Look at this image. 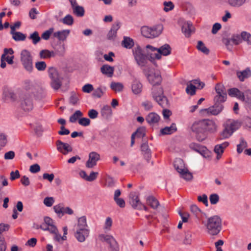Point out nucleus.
Wrapping results in <instances>:
<instances>
[{"label":"nucleus","mask_w":251,"mask_h":251,"mask_svg":"<svg viewBox=\"0 0 251 251\" xmlns=\"http://www.w3.org/2000/svg\"><path fill=\"white\" fill-rule=\"evenodd\" d=\"M190 127L192 132L196 134V139L199 142H202L206 139V132L213 133L217 130L215 123L209 119L196 121Z\"/></svg>","instance_id":"nucleus-1"},{"label":"nucleus","mask_w":251,"mask_h":251,"mask_svg":"<svg viewBox=\"0 0 251 251\" xmlns=\"http://www.w3.org/2000/svg\"><path fill=\"white\" fill-rule=\"evenodd\" d=\"M215 88L217 95L214 98V105L208 108L201 109V113H206L208 115H217L223 110V103L226 100L227 98L226 88L221 84H217Z\"/></svg>","instance_id":"nucleus-2"},{"label":"nucleus","mask_w":251,"mask_h":251,"mask_svg":"<svg viewBox=\"0 0 251 251\" xmlns=\"http://www.w3.org/2000/svg\"><path fill=\"white\" fill-rule=\"evenodd\" d=\"M206 227L208 234L211 235H217L222 228V221L220 216L214 215L207 218L206 221H202Z\"/></svg>","instance_id":"nucleus-3"},{"label":"nucleus","mask_w":251,"mask_h":251,"mask_svg":"<svg viewBox=\"0 0 251 251\" xmlns=\"http://www.w3.org/2000/svg\"><path fill=\"white\" fill-rule=\"evenodd\" d=\"M242 123L238 120H227L223 124V129L219 134V139L229 138L241 126Z\"/></svg>","instance_id":"nucleus-4"},{"label":"nucleus","mask_w":251,"mask_h":251,"mask_svg":"<svg viewBox=\"0 0 251 251\" xmlns=\"http://www.w3.org/2000/svg\"><path fill=\"white\" fill-rule=\"evenodd\" d=\"M132 52L137 64L141 68L149 67L147 65L149 59V56L151 58H154L153 53H150L148 51L147 53H145L144 50L139 46L134 47Z\"/></svg>","instance_id":"nucleus-5"},{"label":"nucleus","mask_w":251,"mask_h":251,"mask_svg":"<svg viewBox=\"0 0 251 251\" xmlns=\"http://www.w3.org/2000/svg\"><path fill=\"white\" fill-rule=\"evenodd\" d=\"M163 93V90L161 87H152L151 88V96L153 100L162 108H167L169 105V101Z\"/></svg>","instance_id":"nucleus-6"},{"label":"nucleus","mask_w":251,"mask_h":251,"mask_svg":"<svg viewBox=\"0 0 251 251\" xmlns=\"http://www.w3.org/2000/svg\"><path fill=\"white\" fill-rule=\"evenodd\" d=\"M143 73L149 82L153 85L152 87H156V85H159L161 82L162 77L160 73L158 71H155L151 67H147L144 68Z\"/></svg>","instance_id":"nucleus-7"},{"label":"nucleus","mask_w":251,"mask_h":251,"mask_svg":"<svg viewBox=\"0 0 251 251\" xmlns=\"http://www.w3.org/2000/svg\"><path fill=\"white\" fill-rule=\"evenodd\" d=\"M25 89L29 93L32 94L36 99L41 100L45 97L43 89L39 85L33 83L29 80L25 81Z\"/></svg>","instance_id":"nucleus-8"},{"label":"nucleus","mask_w":251,"mask_h":251,"mask_svg":"<svg viewBox=\"0 0 251 251\" xmlns=\"http://www.w3.org/2000/svg\"><path fill=\"white\" fill-rule=\"evenodd\" d=\"M163 29V26L160 24L150 28L147 26H143L141 28L143 36L146 38H152L159 36Z\"/></svg>","instance_id":"nucleus-9"},{"label":"nucleus","mask_w":251,"mask_h":251,"mask_svg":"<svg viewBox=\"0 0 251 251\" xmlns=\"http://www.w3.org/2000/svg\"><path fill=\"white\" fill-rule=\"evenodd\" d=\"M20 55L21 61L25 70L29 72H31L33 66L32 56L30 52L27 50H24L21 51Z\"/></svg>","instance_id":"nucleus-10"},{"label":"nucleus","mask_w":251,"mask_h":251,"mask_svg":"<svg viewBox=\"0 0 251 251\" xmlns=\"http://www.w3.org/2000/svg\"><path fill=\"white\" fill-rule=\"evenodd\" d=\"M48 73L51 79L50 85L52 88L55 90H58L61 87L62 83L57 70L53 67H50L48 69Z\"/></svg>","instance_id":"nucleus-11"},{"label":"nucleus","mask_w":251,"mask_h":251,"mask_svg":"<svg viewBox=\"0 0 251 251\" xmlns=\"http://www.w3.org/2000/svg\"><path fill=\"white\" fill-rule=\"evenodd\" d=\"M171 52L172 48L171 46L168 44H165L158 48L157 53L153 54V58L157 59H160L161 55H169L171 53Z\"/></svg>","instance_id":"nucleus-12"},{"label":"nucleus","mask_w":251,"mask_h":251,"mask_svg":"<svg viewBox=\"0 0 251 251\" xmlns=\"http://www.w3.org/2000/svg\"><path fill=\"white\" fill-rule=\"evenodd\" d=\"M129 202L134 209L140 208L141 202L139 196L135 192H131L129 195Z\"/></svg>","instance_id":"nucleus-13"},{"label":"nucleus","mask_w":251,"mask_h":251,"mask_svg":"<svg viewBox=\"0 0 251 251\" xmlns=\"http://www.w3.org/2000/svg\"><path fill=\"white\" fill-rule=\"evenodd\" d=\"M100 159V155L96 152L92 151L89 154V159L86 163L88 168H92L97 165V162Z\"/></svg>","instance_id":"nucleus-14"},{"label":"nucleus","mask_w":251,"mask_h":251,"mask_svg":"<svg viewBox=\"0 0 251 251\" xmlns=\"http://www.w3.org/2000/svg\"><path fill=\"white\" fill-rule=\"evenodd\" d=\"M57 150L63 154L66 155L68 152H71L73 151L72 147L68 143H64L60 140H57L56 142Z\"/></svg>","instance_id":"nucleus-15"},{"label":"nucleus","mask_w":251,"mask_h":251,"mask_svg":"<svg viewBox=\"0 0 251 251\" xmlns=\"http://www.w3.org/2000/svg\"><path fill=\"white\" fill-rule=\"evenodd\" d=\"M3 96L6 99H9L12 101H15L17 97L14 90L7 86H4L3 88Z\"/></svg>","instance_id":"nucleus-16"},{"label":"nucleus","mask_w":251,"mask_h":251,"mask_svg":"<svg viewBox=\"0 0 251 251\" xmlns=\"http://www.w3.org/2000/svg\"><path fill=\"white\" fill-rule=\"evenodd\" d=\"M121 26V23L119 21L116 22L112 26L107 35V38L109 40H114L117 36V30Z\"/></svg>","instance_id":"nucleus-17"},{"label":"nucleus","mask_w":251,"mask_h":251,"mask_svg":"<svg viewBox=\"0 0 251 251\" xmlns=\"http://www.w3.org/2000/svg\"><path fill=\"white\" fill-rule=\"evenodd\" d=\"M22 108L25 111H30L33 108V103L30 97L27 94H25L23 97V100L21 102Z\"/></svg>","instance_id":"nucleus-18"},{"label":"nucleus","mask_w":251,"mask_h":251,"mask_svg":"<svg viewBox=\"0 0 251 251\" xmlns=\"http://www.w3.org/2000/svg\"><path fill=\"white\" fill-rule=\"evenodd\" d=\"M160 119V116L155 112H151L146 117V120L150 125L153 126L157 124Z\"/></svg>","instance_id":"nucleus-19"},{"label":"nucleus","mask_w":251,"mask_h":251,"mask_svg":"<svg viewBox=\"0 0 251 251\" xmlns=\"http://www.w3.org/2000/svg\"><path fill=\"white\" fill-rule=\"evenodd\" d=\"M182 31L186 37H189L194 32L195 28L190 22L185 23L182 26Z\"/></svg>","instance_id":"nucleus-20"},{"label":"nucleus","mask_w":251,"mask_h":251,"mask_svg":"<svg viewBox=\"0 0 251 251\" xmlns=\"http://www.w3.org/2000/svg\"><path fill=\"white\" fill-rule=\"evenodd\" d=\"M229 96L232 97H236L241 100H245V95L236 88H232L228 90Z\"/></svg>","instance_id":"nucleus-21"},{"label":"nucleus","mask_w":251,"mask_h":251,"mask_svg":"<svg viewBox=\"0 0 251 251\" xmlns=\"http://www.w3.org/2000/svg\"><path fill=\"white\" fill-rule=\"evenodd\" d=\"M89 229H84L83 230L77 229L75 234V236L79 242H83L85 240L86 238L89 236Z\"/></svg>","instance_id":"nucleus-22"},{"label":"nucleus","mask_w":251,"mask_h":251,"mask_svg":"<svg viewBox=\"0 0 251 251\" xmlns=\"http://www.w3.org/2000/svg\"><path fill=\"white\" fill-rule=\"evenodd\" d=\"M228 142H225L221 144L217 145L215 146L214 151L217 154V158L219 159L221 157L222 154L224 152V149L229 145Z\"/></svg>","instance_id":"nucleus-23"},{"label":"nucleus","mask_w":251,"mask_h":251,"mask_svg":"<svg viewBox=\"0 0 251 251\" xmlns=\"http://www.w3.org/2000/svg\"><path fill=\"white\" fill-rule=\"evenodd\" d=\"M101 73L108 77L113 76L114 72V67L107 64H104L100 67Z\"/></svg>","instance_id":"nucleus-24"},{"label":"nucleus","mask_w":251,"mask_h":251,"mask_svg":"<svg viewBox=\"0 0 251 251\" xmlns=\"http://www.w3.org/2000/svg\"><path fill=\"white\" fill-rule=\"evenodd\" d=\"M236 75L241 81H244L245 78L251 76V70L249 67H248L242 71H237Z\"/></svg>","instance_id":"nucleus-25"},{"label":"nucleus","mask_w":251,"mask_h":251,"mask_svg":"<svg viewBox=\"0 0 251 251\" xmlns=\"http://www.w3.org/2000/svg\"><path fill=\"white\" fill-rule=\"evenodd\" d=\"M70 32L69 29H65L55 32L53 33V36L58 38L60 41H65L68 36Z\"/></svg>","instance_id":"nucleus-26"},{"label":"nucleus","mask_w":251,"mask_h":251,"mask_svg":"<svg viewBox=\"0 0 251 251\" xmlns=\"http://www.w3.org/2000/svg\"><path fill=\"white\" fill-rule=\"evenodd\" d=\"M142 88L143 85L139 80L137 79L133 80L131 85V89L134 94L138 95L140 94L142 92Z\"/></svg>","instance_id":"nucleus-27"},{"label":"nucleus","mask_w":251,"mask_h":251,"mask_svg":"<svg viewBox=\"0 0 251 251\" xmlns=\"http://www.w3.org/2000/svg\"><path fill=\"white\" fill-rule=\"evenodd\" d=\"M177 130L176 125L175 123H172L170 126H166L160 130V134L161 135H170Z\"/></svg>","instance_id":"nucleus-28"},{"label":"nucleus","mask_w":251,"mask_h":251,"mask_svg":"<svg viewBox=\"0 0 251 251\" xmlns=\"http://www.w3.org/2000/svg\"><path fill=\"white\" fill-rule=\"evenodd\" d=\"M141 149L145 158L149 161L151 157V151L148 143L147 142L143 143L141 146Z\"/></svg>","instance_id":"nucleus-29"},{"label":"nucleus","mask_w":251,"mask_h":251,"mask_svg":"<svg viewBox=\"0 0 251 251\" xmlns=\"http://www.w3.org/2000/svg\"><path fill=\"white\" fill-rule=\"evenodd\" d=\"M175 169L178 173H182L187 168H185L184 162L180 158H176L174 163Z\"/></svg>","instance_id":"nucleus-30"},{"label":"nucleus","mask_w":251,"mask_h":251,"mask_svg":"<svg viewBox=\"0 0 251 251\" xmlns=\"http://www.w3.org/2000/svg\"><path fill=\"white\" fill-rule=\"evenodd\" d=\"M146 201L147 204L154 209H156L160 205L159 201L152 196L148 197Z\"/></svg>","instance_id":"nucleus-31"},{"label":"nucleus","mask_w":251,"mask_h":251,"mask_svg":"<svg viewBox=\"0 0 251 251\" xmlns=\"http://www.w3.org/2000/svg\"><path fill=\"white\" fill-rule=\"evenodd\" d=\"M101 114L103 118L108 119L112 115V109L110 106L104 105L101 110Z\"/></svg>","instance_id":"nucleus-32"},{"label":"nucleus","mask_w":251,"mask_h":251,"mask_svg":"<svg viewBox=\"0 0 251 251\" xmlns=\"http://www.w3.org/2000/svg\"><path fill=\"white\" fill-rule=\"evenodd\" d=\"M87 226L86 217L83 216L79 218L77 221V229L79 230L87 229L86 228Z\"/></svg>","instance_id":"nucleus-33"},{"label":"nucleus","mask_w":251,"mask_h":251,"mask_svg":"<svg viewBox=\"0 0 251 251\" xmlns=\"http://www.w3.org/2000/svg\"><path fill=\"white\" fill-rule=\"evenodd\" d=\"M54 49L55 50V55L57 54L61 56L64 55L65 52V47L64 44H62L61 43L57 44L54 47Z\"/></svg>","instance_id":"nucleus-34"},{"label":"nucleus","mask_w":251,"mask_h":251,"mask_svg":"<svg viewBox=\"0 0 251 251\" xmlns=\"http://www.w3.org/2000/svg\"><path fill=\"white\" fill-rule=\"evenodd\" d=\"M39 56L41 58L46 59L50 58L51 57L55 56V53L53 51H50L48 50H43L40 51Z\"/></svg>","instance_id":"nucleus-35"},{"label":"nucleus","mask_w":251,"mask_h":251,"mask_svg":"<svg viewBox=\"0 0 251 251\" xmlns=\"http://www.w3.org/2000/svg\"><path fill=\"white\" fill-rule=\"evenodd\" d=\"M247 0H227V3L233 7H240L246 3Z\"/></svg>","instance_id":"nucleus-36"},{"label":"nucleus","mask_w":251,"mask_h":251,"mask_svg":"<svg viewBox=\"0 0 251 251\" xmlns=\"http://www.w3.org/2000/svg\"><path fill=\"white\" fill-rule=\"evenodd\" d=\"M122 45L126 49H131L134 46V42L133 39L130 37H124Z\"/></svg>","instance_id":"nucleus-37"},{"label":"nucleus","mask_w":251,"mask_h":251,"mask_svg":"<svg viewBox=\"0 0 251 251\" xmlns=\"http://www.w3.org/2000/svg\"><path fill=\"white\" fill-rule=\"evenodd\" d=\"M12 35V38L16 41H24L25 40L26 35L21 32L15 31L10 33Z\"/></svg>","instance_id":"nucleus-38"},{"label":"nucleus","mask_w":251,"mask_h":251,"mask_svg":"<svg viewBox=\"0 0 251 251\" xmlns=\"http://www.w3.org/2000/svg\"><path fill=\"white\" fill-rule=\"evenodd\" d=\"M73 13L77 17H82L84 15V9L82 6H79L77 4L74 7H72Z\"/></svg>","instance_id":"nucleus-39"},{"label":"nucleus","mask_w":251,"mask_h":251,"mask_svg":"<svg viewBox=\"0 0 251 251\" xmlns=\"http://www.w3.org/2000/svg\"><path fill=\"white\" fill-rule=\"evenodd\" d=\"M111 89L115 92H121L124 88V85L120 82H112L110 86Z\"/></svg>","instance_id":"nucleus-40"},{"label":"nucleus","mask_w":251,"mask_h":251,"mask_svg":"<svg viewBox=\"0 0 251 251\" xmlns=\"http://www.w3.org/2000/svg\"><path fill=\"white\" fill-rule=\"evenodd\" d=\"M197 49L205 54H208L209 50L205 46L201 41H199L197 46Z\"/></svg>","instance_id":"nucleus-41"},{"label":"nucleus","mask_w":251,"mask_h":251,"mask_svg":"<svg viewBox=\"0 0 251 251\" xmlns=\"http://www.w3.org/2000/svg\"><path fill=\"white\" fill-rule=\"evenodd\" d=\"M248 147L247 142L243 138H240V143L237 146V151L238 153H241L244 149Z\"/></svg>","instance_id":"nucleus-42"},{"label":"nucleus","mask_w":251,"mask_h":251,"mask_svg":"<svg viewBox=\"0 0 251 251\" xmlns=\"http://www.w3.org/2000/svg\"><path fill=\"white\" fill-rule=\"evenodd\" d=\"M60 21L65 25H72L74 23V18L73 16L70 14L67 15L64 18L61 19Z\"/></svg>","instance_id":"nucleus-43"},{"label":"nucleus","mask_w":251,"mask_h":251,"mask_svg":"<svg viewBox=\"0 0 251 251\" xmlns=\"http://www.w3.org/2000/svg\"><path fill=\"white\" fill-rule=\"evenodd\" d=\"M108 244L109 245V249L110 250V251H119L118 244L116 241V240L114 238V237Z\"/></svg>","instance_id":"nucleus-44"},{"label":"nucleus","mask_w":251,"mask_h":251,"mask_svg":"<svg viewBox=\"0 0 251 251\" xmlns=\"http://www.w3.org/2000/svg\"><path fill=\"white\" fill-rule=\"evenodd\" d=\"M28 38L32 40L34 45L37 44L41 40V38L37 31H34L33 33L31 34Z\"/></svg>","instance_id":"nucleus-45"},{"label":"nucleus","mask_w":251,"mask_h":251,"mask_svg":"<svg viewBox=\"0 0 251 251\" xmlns=\"http://www.w3.org/2000/svg\"><path fill=\"white\" fill-rule=\"evenodd\" d=\"M83 115V113L80 110H76L70 117L69 121L71 123H75L77 119Z\"/></svg>","instance_id":"nucleus-46"},{"label":"nucleus","mask_w":251,"mask_h":251,"mask_svg":"<svg viewBox=\"0 0 251 251\" xmlns=\"http://www.w3.org/2000/svg\"><path fill=\"white\" fill-rule=\"evenodd\" d=\"M78 100V95L75 92H72L69 99L70 103L73 105H75L77 103Z\"/></svg>","instance_id":"nucleus-47"},{"label":"nucleus","mask_w":251,"mask_h":251,"mask_svg":"<svg viewBox=\"0 0 251 251\" xmlns=\"http://www.w3.org/2000/svg\"><path fill=\"white\" fill-rule=\"evenodd\" d=\"M63 208L64 207L61 203L55 205L53 206L54 212L58 215L59 217H61L63 216Z\"/></svg>","instance_id":"nucleus-48"},{"label":"nucleus","mask_w":251,"mask_h":251,"mask_svg":"<svg viewBox=\"0 0 251 251\" xmlns=\"http://www.w3.org/2000/svg\"><path fill=\"white\" fill-rule=\"evenodd\" d=\"M132 134H134V136L137 135V137L143 138L146 135V128L144 126L140 127Z\"/></svg>","instance_id":"nucleus-49"},{"label":"nucleus","mask_w":251,"mask_h":251,"mask_svg":"<svg viewBox=\"0 0 251 251\" xmlns=\"http://www.w3.org/2000/svg\"><path fill=\"white\" fill-rule=\"evenodd\" d=\"M196 88L197 87L191 83L187 84V87L186 88V92L187 94H189L191 96H193L196 94Z\"/></svg>","instance_id":"nucleus-50"},{"label":"nucleus","mask_w":251,"mask_h":251,"mask_svg":"<svg viewBox=\"0 0 251 251\" xmlns=\"http://www.w3.org/2000/svg\"><path fill=\"white\" fill-rule=\"evenodd\" d=\"M243 124L244 125L246 129L251 131V118L249 117H245L243 119Z\"/></svg>","instance_id":"nucleus-51"},{"label":"nucleus","mask_w":251,"mask_h":251,"mask_svg":"<svg viewBox=\"0 0 251 251\" xmlns=\"http://www.w3.org/2000/svg\"><path fill=\"white\" fill-rule=\"evenodd\" d=\"M179 174L182 178L186 180H190L193 178L192 174L189 172L187 169L184 170L183 172Z\"/></svg>","instance_id":"nucleus-52"},{"label":"nucleus","mask_w":251,"mask_h":251,"mask_svg":"<svg viewBox=\"0 0 251 251\" xmlns=\"http://www.w3.org/2000/svg\"><path fill=\"white\" fill-rule=\"evenodd\" d=\"M192 242V233L190 231H187L185 233V237L183 240V244L185 245H190Z\"/></svg>","instance_id":"nucleus-53"},{"label":"nucleus","mask_w":251,"mask_h":251,"mask_svg":"<svg viewBox=\"0 0 251 251\" xmlns=\"http://www.w3.org/2000/svg\"><path fill=\"white\" fill-rule=\"evenodd\" d=\"M53 30L54 28L53 27L49 28L48 30L45 31L42 33L41 37L45 40H49L50 39V36L53 33Z\"/></svg>","instance_id":"nucleus-54"},{"label":"nucleus","mask_w":251,"mask_h":251,"mask_svg":"<svg viewBox=\"0 0 251 251\" xmlns=\"http://www.w3.org/2000/svg\"><path fill=\"white\" fill-rule=\"evenodd\" d=\"M232 43L236 45H239L242 42V38L239 34H234L231 38Z\"/></svg>","instance_id":"nucleus-55"},{"label":"nucleus","mask_w":251,"mask_h":251,"mask_svg":"<svg viewBox=\"0 0 251 251\" xmlns=\"http://www.w3.org/2000/svg\"><path fill=\"white\" fill-rule=\"evenodd\" d=\"M219 196L217 194H212L209 196V201L212 204H216L219 201Z\"/></svg>","instance_id":"nucleus-56"},{"label":"nucleus","mask_w":251,"mask_h":251,"mask_svg":"<svg viewBox=\"0 0 251 251\" xmlns=\"http://www.w3.org/2000/svg\"><path fill=\"white\" fill-rule=\"evenodd\" d=\"M163 5H164L163 10L165 12L172 10L174 8V5L172 1H164Z\"/></svg>","instance_id":"nucleus-57"},{"label":"nucleus","mask_w":251,"mask_h":251,"mask_svg":"<svg viewBox=\"0 0 251 251\" xmlns=\"http://www.w3.org/2000/svg\"><path fill=\"white\" fill-rule=\"evenodd\" d=\"M47 67L46 64L44 61L37 62L35 63V67L38 71H44Z\"/></svg>","instance_id":"nucleus-58"},{"label":"nucleus","mask_w":251,"mask_h":251,"mask_svg":"<svg viewBox=\"0 0 251 251\" xmlns=\"http://www.w3.org/2000/svg\"><path fill=\"white\" fill-rule=\"evenodd\" d=\"M54 202V200L53 197H46L43 201L44 204L48 207L51 206Z\"/></svg>","instance_id":"nucleus-59"},{"label":"nucleus","mask_w":251,"mask_h":251,"mask_svg":"<svg viewBox=\"0 0 251 251\" xmlns=\"http://www.w3.org/2000/svg\"><path fill=\"white\" fill-rule=\"evenodd\" d=\"M7 143V136L4 133L0 134V146L4 147Z\"/></svg>","instance_id":"nucleus-60"},{"label":"nucleus","mask_w":251,"mask_h":251,"mask_svg":"<svg viewBox=\"0 0 251 251\" xmlns=\"http://www.w3.org/2000/svg\"><path fill=\"white\" fill-rule=\"evenodd\" d=\"M103 94V92L101 88L100 87H98V88H97L96 89H95L94 91V92L92 94V96H93V97H94L95 98H100L101 97Z\"/></svg>","instance_id":"nucleus-61"},{"label":"nucleus","mask_w":251,"mask_h":251,"mask_svg":"<svg viewBox=\"0 0 251 251\" xmlns=\"http://www.w3.org/2000/svg\"><path fill=\"white\" fill-rule=\"evenodd\" d=\"M90 122V120L87 118H82L78 120V124L84 126H88Z\"/></svg>","instance_id":"nucleus-62"},{"label":"nucleus","mask_w":251,"mask_h":251,"mask_svg":"<svg viewBox=\"0 0 251 251\" xmlns=\"http://www.w3.org/2000/svg\"><path fill=\"white\" fill-rule=\"evenodd\" d=\"M34 130L37 136H40L43 132V128L41 125L37 124L34 128Z\"/></svg>","instance_id":"nucleus-63"},{"label":"nucleus","mask_w":251,"mask_h":251,"mask_svg":"<svg viewBox=\"0 0 251 251\" xmlns=\"http://www.w3.org/2000/svg\"><path fill=\"white\" fill-rule=\"evenodd\" d=\"M248 103L249 107H251V92L248 91L245 95V100H243Z\"/></svg>","instance_id":"nucleus-64"}]
</instances>
